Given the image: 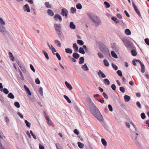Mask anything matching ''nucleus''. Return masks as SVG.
Listing matches in <instances>:
<instances>
[{"label":"nucleus","mask_w":149,"mask_h":149,"mask_svg":"<svg viewBox=\"0 0 149 149\" xmlns=\"http://www.w3.org/2000/svg\"><path fill=\"white\" fill-rule=\"evenodd\" d=\"M87 102L91 106L90 110L92 114L99 121H103V118L101 113L97 107L92 102L90 98H89L88 99Z\"/></svg>","instance_id":"1"},{"label":"nucleus","mask_w":149,"mask_h":149,"mask_svg":"<svg viewBox=\"0 0 149 149\" xmlns=\"http://www.w3.org/2000/svg\"><path fill=\"white\" fill-rule=\"evenodd\" d=\"M54 26L57 33L59 35L61 36L62 34V32L60 30V29L61 28L60 24H55L54 25Z\"/></svg>","instance_id":"2"},{"label":"nucleus","mask_w":149,"mask_h":149,"mask_svg":"<svg viewBox=\"0 0 149 149\" xmlns=\"http://www.w3.org/2000/svg\"><path fill=\"white\" fill-rule=\"evenodd\" d=\"M89 15L91 20L95 23H96L98 25L100 24V19L97 17L95 16H91Z\"/></svg>","instance_id":"3"},{"label":"nucleus","mask_w":149,"mask_h":149,"mask_svg":"<svg viewBox=\"0 0 149 149\" xmlns=\"http://www.w3.org/2000/svg\"><path fill=\"white\" fill-rule=\"evenodd\" d=\"M68 11L66 9L63 8L62 9L61 13L63 16H65V18H66L68 17Z\"/></svg>","instance_id":"4"},{"label":"nucleus","mask_w":149,"mask_h":149,"mask_svg":"<svg viewBox=\"0 0 149 149\" xmlns=\"http://www.w3.org/2000/svg\"><path fill=\"white\" fill-rule=\"evenodd\" d=\"M54 19L56 21H58V20L60 22L62 20V18L61 16L58 14H56L54 16Z\"/></svg>","instance_id":"5"},{"label":"nucleus","mask_w":149,"mask_h":149,"mask_svg":"<svg viewBox=\"0 0 149 149\" xmlns=\"http://www.w3.org/2000/svg\"><path fill=\"white\" fill-rule=\"evenodd\" d=\"M132 4L133 5V7L135 10V11L137 13V14L139 16H141V15L140 13L139 10V9L137 8L136 6L135 5L134 3V2H132Z\"/></svg>","instance_id":"6"},{"label":"nucleus","mask_w":149,"mask_h":149,"mask_svg":"<svg viewBox=\"0 0 149 149\" xmlns=\"http://www.w3.org/2000/svg\"><path fill=\"white\" fill-rule=\"evenodd\" d=\"M24 11H26L28 12H30L29 7L28 4H26L24 6Z\"/></svg>","instance_id":"7"},{"label":"nucleus","mask_w":149,"mask_h":149,"mask_svg":"<svg viewBox=\"0 0 149 149\" xmlns=\"http://www.w3.org/2000/svg\"><path fill=\"white\" fill-rule=\"evenodd\" d=\"M100 49L102 52H106L108 50L107 48L104 45L100 47Z\"/></svg>","instance_id":"8"},{"label":"nucleus","mask_w":149,"mask_h":149,"mask_svg":"<svg viewBox=\"0 0 149 149\" xmlns=\"http://www.w3.org/2000/svg\"><path fill=\"white\" fill-rule=\"evenodd\" d=\"M65 84L67 87L70 90H71L72 89V87L70 84L68 83L67 81L65 82Z\"/></svg>","instance_id":"9"},{"label":"nucleus","mask_w":149,"mask_h":149,"mask_svg":"<svg viewBox=\"0 0 149 149\" xmlns=\"http://www.w3.org/2000/svg\"><path fill=\"white\" fill-rule=\"evenodd\" d=\"M122 41L125 46L127 47H128L129 45V42L128 41L125 39H123L122 40Z\"/></svg>","instance_id":"10"},{"label":"nucleus","mask_w":149,"mask_h":149,"mask_svg":"<svg viewBox=\"0 0 149 149\" xmlns=\"http://www.w3.org/2000/svg\"><path fill=\"white\" fill-rule=\"evenodd\" d=\"M98 74L99 76H100V75H101V76L102 78H105L106 77V75L100 70H99V71L98 72Z\"/></svg>","instance_id":"11"},{"label":"nucleus","mask_w":149,"mask_h":149,"mask_svg":"<svg viewBox=\"0 0 149 149\" xmlns=\"http://www.w3.org/2000/svg\"><path fill=\"white\" fill-rule=\"evenodd\" d=\"M124 99L126 102H128L130 99V97L127 95H125L124 97Z\"/></svg>","instance_id":"12"},{"label":"nucleus","mask_w":149,"mask_h":149,"mask_svg":"<svg viewBox=\"0 0 149 149\" xmlns=\"http://www.w3.org/2000/svg\"><path fill=\"white\" fill-rule=\"evenodd\" d=\"M82 68L85 71H87L89 70L87 66L86 63L84 64V65L82 66Z\"/></svg>","instance_id":"13"},{"label":"nucleus","mask_w":149,"mask_h":149,"mask_svg":"<svg viewBox=\"0 0 149 149\" xmlns=\"http://www.w3.org/2000/svg\"><path fill=\"white\" fill-rule=\"evenodd\" d=\"M47 13L48 14L51 16H52L54 15V13L50 9H48L47 10Z\"/></svg>","instance_id":"14"},{"label":"nucleus","mask_w":149,"mask_h":149,"mask_svg":"<svg viewBox=\"0 0 149 149\" xmlns=\"http://www.w3.org/2000/svg\"><path fill=\"white\" fill-rule=\"evenodd\" d=\"M70 27L71 29H75L76 28L75 25L72 22H70Z\"/></svg>","instance_id":"15"},{"label":"nucleus","mask_w":149,"mask_h":149,"mask_svg":"<svg viewBox=\"0 0 149 149\" xmlns=\"http://www.w3.org/2000/svg\"><path fill=\"white\" fill-rule=\"evenodd\" d=\"M42 52L44 53L45 56V57H46V59L47 60H48L49 58L48 56L47 52L44 50H43L42 51Z\"/></svg>","instance_id":"16"},{"label":"nucleus","mask_w":149,"mask_h":149,"mask_svg":"<svg viewBox=\"0 0 149 149\" xmlns=\"http://www.w3.org/2000/svg\"><path fill=\"white\" fill-rule=\"evenodd\" d=\"M73 47L75 51L77 52L78 51V47L77 46V45L76 44V43H75L73 44Z\"/></svg>","instance_id":"17"},{"label":"nucleus","mask_w":149,"mask_h":149,"mask_svg":"<svg viewBox=\"0 0 149 149\" xmlns=\"http://www.w3.org/2000/svg\"><path fill=\"white\" fill-rule=\"evenodd\" d=\"M72 56L74 58L76 59H77L79 57V54L77 53H73Z\"/></svg>","instance_id":"18"},{"label":"nucleus","mask_w":149,"mask_h":149,"mask_svg":"<svg viewBox=\"0 0 149 149\" xmlns=\"http://www.w3.org/2000/svg\"><path fill=\"white\" fill-rule=\"evenodd\" d=\"M8 54L9 58L11 59V60L12 61H13L14 60V58L12 53L11 52H9L8 53Z\"/></svg>","instance_id":"19"},{"label":"nucleus","mask_w":149,"mask_h":149,"mask_svg":"<svg viewBox=\"0 0 149 149\" xmlns=\"http://www.w3.org/2000/svg\"><path fill=\"white\" fill-rule=\"evenodd\" d=\"M141 71L142 73H144L145 72V66L143 64L141 65Z\"/></svg>","instance_id":"20"},{"label":"nucleus","mask_w":149,"mask_h":149,"mask_svg":"<svg viewBox=\"0 0 149 149\" xmlns=\"http://www.w3.org/2000/svg\"><path fill=\"white\" fill-rule=\"evenodd\" d=\"M104 84L107 85H108L110 84V81L107 79H104Z\"/></svg>","instance_id":"21"},{"label":"nucleus","mask_w":149,"mask_h":149,"mask_svg":"<svg viewBox=\"0 0 149 149\" xmlns=\"http://www.w3.org/2000/svg\"><path fill=\"white\" fill-rule=\"evenodd\" d=\"M111 54L112 56L115 58H118V56L114 52L112 51H111Z\"/></svg>","instance_id":"22"},{"label":"nucleus","mask_w":149,"mask_h":149,"mask_svg":"<svg viewBox=\"0 0 149 149\" xmlns=\"http://www.w3.org/2000/svg\"><path fill=\"white\" fill-rule=\"evenodd\" d=\"M105 66L108 67L109 65V63L107 59H104L103 60Z\"/></svg>","instance_id":"23"},{"label":"nucleus","mask_w":149,"mask_h":149,"mask_svg":"<svg viewBox=\"0 0 149 149\" xmlns=\"http://www.w3.org/2000/svg\"><path fill=\"white\" fill-rule=\"evenodd\" d=\"M65 52L71 54L72 53V50L70 48H66L65 49Z\"/></svg>","instance_id":"24"},{"label":"nucleus","mask_w":149,"mask_h":149,"mask_svg":"<svg viewBox=\"0 0 149 149\" xmlns=\"http://www.w3.org/2000/svg\"><path fill=\"white\" fill-rule=\"evenodd\" d=\"M125 33L128 35H130L131 34V32L130 30L128 29H126L125 31Z\"/></svg>","instance_id":"25"},{"label":"nucleus","mask_w":149,"mask_h":149,"mask_svg":"<svg viewBox=\"0 0 149 149\" xmlns=\"http://www.w3.org/2000/svg\"><path fill=\"white\" fill-rule=\"evenodd\" d=\"M84 58L83 57H81L79 58V63L81 64L84 63Z\"/></svg>","instance_id":"26"},{"label":"nucleus","mask_w":149,"mask_h":149,"mask_svg":"<svg viewBox=\"0 0 149 149\" xmlns=\"http://www.w3.org/2000/svg\"><path fill=\"white\" fill-rule=\"evenodd\" d=\"M54 42L59 47H60L61 45V43L58 40H56L54 41Z\"/></svg>","instance_id":"27"},{"label":"nucleus","mask_w":149,"mask_h":149,"mask_svg":"<svg viewBox=\"0 0 149 149\" xmlns=\"http://www.w3.org/2000/svg\"><path fill=\"white\" fill-rule=\"evenodd\" d=\"M101 141L102 144L105 146L107 145V143L106 140L104 139H101Z\"/></svg>","instance_id":"28"},{"label":"nucleus","mask_w":149,"mask_h":149,"mask_svg":"<svg viewBox=\"0 0 149 149\" xmlns=\"http://www.w3.org/2000/svg\"><path fill=\"white\" fill-rule=\"evenodd\" d=\"M8 97L12 99H13L14 98V96L13 94L11 93H10L8 95Z\"/></svg>","instance_id":"29"},{"label":"nucleus","mask_w":149,"mask_h":149,"mask_svg":"<svg viewBox=\"0 0 149 149\" xmlns=\"http://www.w3.org/2000/svg\"><path fill=\"white\" fill-rule=\"evenodd\" d=\"M79 52L82 54H84L85 53L84 50V49L82 47H80L79 48Z\"/></svg>","instance_id":"30"},{"label":"nucleus","mask_w":149,"mask_h":149,"mask_svg":"<svg viewBox=\"0 0 149 149\" xmlns=\"http://www.w3.org/2000/svg\"><path fill=\"white\" fill-rule=\"evenodd\" d=\"M131 52L132 55L134 56H136L137 55V53L136 50L134 49L131 51Z\"/></svg>","instance_id":"31"},{"label":"nucleus","mask_w":149,"mask_h":149,"mask_svg":"<svg viewBox=\"0 0 149 149\" xmlns=\"http://www.w3.org/2000/svg\"><path fill=\"white\" fill-rule=\"evenodd\" d=\"M64 97L67 100L69 103H70L71 102V100L69 99V97L65 95H64Z\"/></svg>","instance_id":"32"},{"label":"nucleus","mask_w":149,"mask_h":149,"mask_svg":"<svg viewBox=\"0 0 149 149\" xmlns=\"http://www.w3.org/2000/svg\"><path fill=\"white\" fill-rule=\"evenodd\" d=\"M78 145L79 147L80 148H83L84 146V144L81 142H78Z\"/></svg>","instance_id":"33"},{"label":"nucleus","mask_w":149,"mask_h":149,"mask_svg":"<svg viewBox=\"0 0 149 149\" xmlns=\"http://www.w3.org/2000/svg\"><path fill=\"white\" fill-rule=\"evenodd\" d=\"M25 122L27 126L28 127L30 128L31 126V123L29 122L27 120H25Z\"/></svg>","instance_id":"34"},{"label":"nucleus","mask_w":149,"mask_h":149,"mask_svg":"<svg viewBox=\"0 0 149 149\" xmlns=\"http://www.w3.org/2000/svg\"><path fill=\"white\" fill-rule=\"evenodd\" d=\"M77 43L78 44L80 45H82L84 44V43L82 40H78L77 41Z\"/></svg>","instance_id":"35"},{"label":"nucleus","mask_w":149,"mask_h":149,"mask_svg":"<svg viewBox=\"0 0 149 149\" xmlns=\"http://www.w3.org/2000/svg\"><path fill=\"white\" fill-rule=\"evenodd\" d=\"M5 30V27L3 26L0 25V31L4 32Z\"/></svg>","instance_id":"36"},{"label":"nucleus","mask_w":149,"mask_h":149,"mask_svg":"<svg viewBox=\"0 0 149 149\" xmlns=\"http://www.w3.org/2000/svg\"><path fill=\"white\" fill-rule=\"evenodd\" d=\"M15 106L19 108L20 107V104L19 103L17 102H16L14 103Z\"/></svg>","instance_id":"37"},{"label":"nucleus","mask_w":149,"mask_h":149,"mask_svg":"<svg viewBox=\"0 0 149 149\" xmlns=\"http://www.w3.org/2000/svg\"><path fill=\"white\" fill-rule=\"evenodd\" d=\"M104 4L105 5V7L106 8H109L110 6V4L107 1H105L104 2Z\"/></svg>","instance_id":"38"},{"label":"nucleus","mask_w":149,"mask_h":149,"mask_svg":"<svg viewBox=\"0 0 149 149\" xmlns=\"http://www.w3.org/2000/svg\"><path fill=\"white\" fill-rule=\"evenodd\" d=\"M39 91L40 93V95L41 96H42L43 95V89L42 87H40L39 90Z\"/></svg>","instance_id":"39"},{"label":"nucleus","mask_w":149,"mask_h":149,"mask_svg":"<svg viewBox=\"0 0 149 149\" xmlns=\"http://www.w3.org/2000/svg\"><path fill=\"white\" fill-rule=\"evenodd\" d=\"M76 7L78 9H81L82 8V6L80 3H78L76 5Z\"/></svg>","instance_id":"40"},{"label":"nucleus","mask_w":149,"mask_h":149,"mask_svg":"<svg viewBox=\"0 0 149 149\" xmlns=\"http://www.w3.org/2000/svg\"><path fill=\"white\" fill-rule=\"evenodd\" d=\"M117 73L118 74L119 76L120 77L122 76V73L121 71L120 70H118L117 72Z\"/></svg>","instance_id":"41"},{"label":"nucleus","mask_w":149,"mask_h":149,"mask_svg":"<svg viewBox=\"0 0 149 149\" xmlns=\"http://www.w3.org/2000/svg\"><path fill=\"white\" fill-rule=\"evenodd\" d=\"M56 55L59 60H60L61 59V58L60 56L58 53H56Z\"/></svg>","instance_id":"42"},{"label":"nucleus","mask_w":149,"mask_h":149,"mask_svg":"<svg viewBox=\"0 0 149 149\" xmlns=\"http://www.w3.org/2000/svg\"><path fill=\"white\" fill-rule=\"evenodd\" d=\"M120 90L122 93H123L125 92V88L123 87H120Z\"/></svg>","instance_id":"43"},{"label":"nucleus","mask_w":149,"mask_h":149,"mask_svg":"<svg viewBox=\"0 0 149 149\" xmlns=\"http://www.w3.org/2000/svg\"><path fill=\"white\" fill-rule=\"evenodd\" d=\"M3 91L6 94H8L9 93V91L7 88H5L3 90Z\"/></svg>","instance_id":"44"},{"label":"nucleus","mask_w":149,"mask_h":149,"mask_svg":"<svg viewBox=\"0 0 149 149\" xmlns=\"http://www.w3.org/2000/svg\"><path fill=\"white\" fill-rule=\"evenodd\" d=\"M71 13H74L76 11V9L75 8H71Z\"/></svg>","instance_id":"45"},{"label":"nucleus","mask_w":149,"mask_h":149,"mask_svg":"<svg viewBox=\"0 0 149 149\" xmlns=\"http://www.w3.org/2000/svg\"><path fill=\"white\" fill-rule=\"evenodd\" d=\"M0 23L1 25L5 24V22L3 20L2 18L0 17Z\"/></svg>","instance_id":"46"},{"label":"nucleus","mask_w":149,"mask_h":149,"mask_svg":"<svg viewBox=\"0 0 149 149\" xmlns=\"http://www.w3.org/2000/svg\"><path fill=\"white\" fill-rule=\"evenodd\" d=\"M97 55H98L99 57L100 58H103L104 57L103 55L100 52H98L97 53Z\"/></svg>","instance_id":"47"},{"label":"nucleus","mask_w":149,"mask_h":149,"mask_svg":"<svg viewBox=\"0 0 149 149\" xmlns=\"http://www.w3.org/2000/svg\"><path fill=\"white\" fill-rule=\"evenodd\" d=\"M45 5L47 7V8H51V6L49 2H45Z\"/></svg>","instance_id":"48"},{"label":"nucleus","mask_w":149,"mask_h":149,"mask_svg":"<svg viewBox=\"0 0 149 149\" xmlns=\"http://www.w3.org/2000/svg\"><path fill=\"white\" fill-rule=\"evenodd\" d=\"M21 69L22 72L24 73H26V69L25 68V67L24 66H23L22 67H21Z\"/></svg>","instance_id":"49"},{"label":"nucleus","mask_w":149,"mask_h":149,"mask_svg":"<svg viewBox=\"0 0 149 149\" xmlns=\"http://www.w3.org/2000/svg\"><path fill=\"white\" fill-rule=\"evenodd\" d=\"M141 118L143 119H145L146 117L145 114L144 113H142L141 114Z\"/></svg>","instance_id":"50"},{"label":"nucleus","mask_w":149,"mask_h":149,"mask_svg":"<svg viewBox=\"0 0 149 149\" xmlns=\"http://www.w3.org/2000/svg\"><path fill=\"white\" fill-rule=\"evenodd\" d=\"M36 83V84H39L40 83V81L38 78H37L35 80Z\"/></svg>","instance_id":"51"},{"label":"nucleus","mask_w":149,"mask_h":149,"mask_svg":"<svg viewBox=\"0 0 149 149\" xmlns=\"http://www.w3.org/2000/svg\"><path fill=\"white\" fill-rule=\"evenodd\" d=\"M102 94L104 98L107 99H108V95L105 93L103 92L102 93Z\"/></svg>","instance_id":"52"},{"label":"nucleus","mask_w":149,"mask_h":149,"mask_svg":"<svg viewBox=\"0 0 149 149\" xmlns=\"http://www.w3.org/2000/svg\"><path fill=\"white\" fill-rule=\"evenodd\" d=\"M112 65L113 68L115 69V70H117L118 69V67L116 65L114 64L113 63H112Z\"/></svg>","instance_id":"53"},{"label":"nucleus","mask_w":149,"mask_h":149,"mask_svg":"<svg viewBox=\"0 0 149 149\" xmlns=\"http://www.w3.org/2000/svg\"><path fill=\"white\" fill-rule=\"evenodd\" d=\"M145 41L146 43L149 45V39L148 38H146L145 39Z\"/></svg>","instance_id":"54"},{"label":"nucleus","mask_w":149,"mask_h":149,"mask_svg":"<svg viewBox=\"0 0 149 149\" xmlns=\"http://www.w3.org/2000/svg\"><path fill=\"white\" fill-rule=\"evenodd\" d=\"M111 87L113 90L115 91L116 90V87L114 84H112Z\"/></svg>","instance_id":"55"},{"label":"nucleus","mask_w":149,"mask_h":149,"mask_svg":"<svg viewBox=\"0 0 149 149\" xmlns=\"http://www.w3.org/2000/svg\"><path fill=\"white\" fill-rule=\"evenodd\" d=\"M108 108L109 110L110 111H113V108H112V107L111 105L109 104L108 105Z\"/></svg>","instance_id":"56"},{"label":"nucleus","mask_w":149,"mask_h":149,"mask_svg":"<svg viewBox=\"0 0 149 149\" xmlns=\"http://www.w3.org/2000/svg\"><path fill=\"white\" fill-rule=\"evenodd\" d=\"M30 67L31 70L34 72H35V70L33 65L32 64L30 65Z\"/></svg>","instance_id":"57"},{"label":"nucleus","mask_w":149,"mask_h":149,"mask_svg":"<svg viewBox=\"0 0 149 149\" xmlns=\"http://www.w3.org/2000/svg\"><path fill=\"white\" fill-rule=\"evenodd\" d=\"M136 105L139 108H141V105L139 102H136Z\"/></svg>","instance_id":"58"},{"label":"nucleus","mask_w":149,"mask_h":149,"mask_svg":"<svg viewBox=\"0 0 149 149\" xmlns=\"http://www.w3.org/2000/svg\"><path fill=\"white\" fill-rule=\"evenodd\" d=\"M74 133L76 134L77 135H78L79 134V132L78 130L76 129L74 130Z\"/></svg>","instance_id":"59"},{"label":"nucleus","mask_w":149,"mask_h":149,"mask_svg":"<svg viewBox=\"0 0 149 149\" xmlns=\"http://www.w3.org/2000/svg\"><path fill=\"white\" fill-rule=\"evenodd\" d=\"M45 119L47 120V121L48 122V121H49V118L47 116L46 114H45Z\"/></svg>","instance_id":"60"},{"label":"nucleus","mask_w":149,"mask_h":149,"mask_svg":"<svg viewBox=\"0 0 149 149\" xmlns=\"http://www.w3.org/2000/svg\"><path fill=\"white\" fill-rule=\"evenodd\" d=\"M117 16L119 19H122V15L120 14H117Z\"/></svg>","instance_id":"61"},{"label":"nucleus","mask_w":149,"mask_h":149,"mask_svg":"<svg viewBox=\"0 0 149 149\" xmlns=\"http://www.w3.org/2000/svg\"><path fill=\"white\" fill-rule=\"evenodd\" d=\"M3 86L1 83H0V91L2 92L3 91Z\"/></svg>","instance_id":"62"},{"label":"nucleus","mask_w":149,"mask_h":149,"mask_svg":"<svg viewBox=\"0 0 149 149\" xmlns=\"http://www.w3.org/2000/svg\"><path fill=\"white\" fill-rule=\"evenodd\" d=\"M17 114L21 118H23V116L20 112H18L17 113Z\"/></svg>","instance_id":"63"},{"label":"nucleus","mask_w":149,"mask_h":149,"mask_svg":"<svg viewBox=\"0 0 149 149\" xmlns=\"http://www.w3.org/2000/svg\"><path fill=\"white\" fill-rule=\"evenodd\" d=\"M124 13H125V14H126V15L127 16V17H130V15L128 13V12H127V11L126 10H125L124 11Z\"/></svg>","instance_id":"64"}]
</instances>
